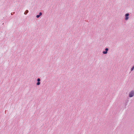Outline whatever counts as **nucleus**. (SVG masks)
Segmentation results:
<instances>
[{
  "mask_svg": "<svg viewBox=\"0 0 134 134\" xmlns=\"http://www.w3.org/2000/svg\"><path fill=\"white\" fill-rule=\"evenodd\" d=\"M134 95V92L133 91H132L130 92L129 94V96L130 97H133Z\"/></svg>",
  "mask_w": 134,
  "mask_h": 134,
  "instance_id": "1",
  "label": "nucleus"
},
{
  "mask_svg": "<svg viewBox=\"0 0 134 134\" xmlns=\"http://www.w3.org/2000/svg\"><path fill=\"white\" fill-rule=\"evenodd\" d=\"M129 15V13H127L126 14L125 16H126V18H125V20H127L128 19V18L127 17Z\"/></svg>",
  "mask_w": 134,
  "mask_h": 134,
  "instance_id": "2",
  "label": "nucleus"
},
{
  "mask_svg": "<svg viewBox=\"0 0 134 134\" xmlns=\"http://www.w3.org/2000/svg\"><path fill=\"white\" fill-rule=\"evenodd\" d=\"M28 12V10H26L24 13L25 14H26Z\"/></svg>",
  "mask_w": 134,
  "mask_h": 134,
  "instance_id": "3",
  "label": "nucleus"
},
{
  "mask_svg": "<svg viewBox=\"0 0 134 134\" xmlns=\"http://www.w3.org/2000/svg\"><path fill=\"white\" fill-rule=\"evenodd\" d=\"M107 51H103V53L104 54H107Z\"/></svg>",
  "mask_w": 134,
  "mask_h": 134,
  "instance_id": "4",
  "label": "nucleus"
},
{
  "mask_svg": "<svg viewBox=\"0 0 134 134\" xmlns=\"http://www.w3.org/2000/svg\"><path fill=\"white\" fill-rule=\"evenodd\" d=\"M40 82H37L36 84L37 85H40Z\"/></svg>",
  "mask_w": 134,
  "mask_h": 134,
  "instance_id": "5",
  "label": "nucleus"
},
{
  "mask_svg": "<svg viewBox=\"0 0 134 134\" xmlns=\"http://www.w3.org/2000/svg\"><path fill=\"white\" fill-rule=\"evenodd\" d=\"M134 69V66H133L132 68L131 69V71H132Z\"/></svg>",
  "mask_w": 134,
  "mask_h": 134,
  "instance_id": "6",
  "label": "nucleus"
},
{
  "mask_svg": "<svg viewBox=\"0 0 134 134\" xmlns=\"http://www.w3.org/2000/svg\"><path fill=\"white\" fill-rule=\"evenodd\" d=\"M42 13L41 12L40 13L39 15L40 16L41 15H42Z\"/></svg>",
  "mask_w": 134,
  "mask_h": 134,
  "instance_id": "7",
  "label": "nucleus"
},
{
  "mask_svg": "<svg viewBox=\"0 0 134 134\" xmlns=\"http://www.w3.org/2000/svg\"><path fill=\"white\" fill-rule=\"evenodd\" d=\"M40 16L39 15H37L36 16V17L37 18H38Z\"/></svg>",
  "mask_w": 134,
  "mask_h": 134,
  "instance_id": "8",
  "label": "nucleus"
},
{
  "mask_svg": "<svg viewBox=\"0 0 134 134\" xmlns=\"http://www.w3.org/2000/svg\"><path fill=\"white\" fill-rule=\"evenodd\" d=\"M37 81H38L39 82V81H40V79H38L37 80Z\"/></svg>",
  "mask_w": 134,
  "mask_h": 134,
  "instance_id": "9",
  "label": "nucleus"
},
{
  "mask_svg": "<svg viewBox=\"0 0 134 134\" xmlns=\"http://www.w3.org/2000/svg\"><path fill=\"white\" fill-rule=\"evenodd\" d=\"M108 48H106L105 49V50L106 51H107L108 50Z\"/></svg>",
  "mask_w": 134,
  "mask_h": 134,
  "instance_id": "10",
  "label": "nucleus"
}]
</instances>
